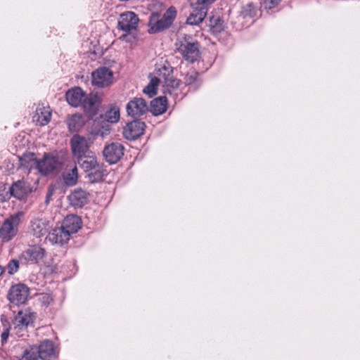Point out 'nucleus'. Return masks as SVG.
<instances>
[{"mask_svg": "<svg viewBox=\"0 0 360 360\" xmlns=\"http://www.w3.org/2000/svg\"><path fill=\"white\" fill-rule=\"evenodd\" d=\"M177 51L190 63L197 60L200 55L199 43L189 35H185L176 42Z\"/></svg>", "mask_w": 360, "mask_h": 360, "instance_id": "nucleus-1", "label": "nucleus"}, {"mask_svg": "<svg viewBox=\"0 0 360 360\" xmlns=\"http://www.w3.org/2000/svg\"><path fill=\"white\" fill-rule=\"evenodd\" d=\"M176 16V10L174 6L169 7L162 18L158 13H153L149 20L148 25L150 33L161 32L172 24Z\"/></svg>", "mask_w": 360, "mask_h": 360, "instance_id": "nucleus-2", "label": "nucleus"}, {"mask_svg": "<svg viewBox=\"0 0 360 360\" xmlns=\"http://www.w3.org/2000/svg\"><path fill=\"white\" fill-rule=\"evenodd\" d=\"M215 0H191L192 11L187 18L186 22L191 25H198L205 18L208 6Z\"/></svg>", "mask_w": 360, "mask_h": 360, "instance_id": "nucleus-3", "label": "nucleus"}, {"mask_svg": "<svg viewBox=\"0 0 360 360\" xmlns=\"http://www.w3.org/2000/svg\"><path fill=\"white\" fill-rule=\"evenodd\" d=\"M70 146L72 155L75 158L82 159L91 154L90 142L88 139L78 134L74 135L70 139Z\"/></svg>", "mask_w": 360, "mask_h": 360, "instance_id": "nucleus-4", "label": "nucleus"}, {"mask_svg": "<svg viewBox=\"0 0 360 360\" xmlns=\"http://www.w3.org/2000/svg\"><path fill=\"white\" fill-rule=\"evenodd\" d=\"M22 213L11 216L6 219L0 228V238L4 241L11 240L18 232V226L20 221Z\"/></svg>", "mask_w": 360, "mask_h": 360, "instance_id": "nucleus-5", "label": "nucleus"}, {"mask_svg": "<svg viewBox=\"0 0 360 360\" xmlns=\"http://www.w3.org/2000/svg\"><path fill=\"white\" fill-rule=\"evenodd\" d=\"M35 318V314L30 309L19 311L13 321L15 333L19 336H22V334H20V333L25 331L27 326L34 322Z\"/></svg>", "mask_w": 360, "mask_h": 360, "instance_id": "nucleus-6", "label": "nucleus"}, {"mask_svg": "<svg viewBox=\"0 0 360 360\" xmlns=\"http://www.w3.org/2000/svg\"><path fill=\"white\" fill-rule=\"evenodd\" d=\"M113 82V72L106 67L96 69L91 74V83L99 88L110 86Z\"/></svg>", "mask_w": 360, "mask_h": 360, "instance_id": "nucleus-7", "label": "nucleus"}, {"mask_svg": "<svg viewBox=\"0 0 360 360\" xmlns=\"http://www.w3.org/2000/svg\"><path fill=\"white\" fill-rule=\"evenodd\" d=\"M139 19L137 15L131 11H127L120 15L118 27L121 30L129 33L137 28Z\"/></svg>", "mask_w": 360, "mask_h": 360, "instance_id": "nucleus-8", "label": "nucleus"}, {"mask_svg": "<svg viewBox=\"0 0 360 360\" xmlns=\"http://www.w3.org/2000/svg\"><path fill=\"white\" fill-rule=\"evenodd\" d=\"M29 296V288L25 284L13 285L8 292L9 301L15 304H24Z\"/></svg>", "mask_w": 360, "mask_h": 360, "instance_id": "nucleus-9", "label": "nucleus"}, {"mask_svg": "<svg viewBox=\"0 0 360 360\" xmlns=\"http://www.w3.org/2000/svg\"><path fill=\"white\" fill-rule=\"evenodd\" d=\"M127 111L129 116L137 117L148 111L146 101L142 98H134L127 105Z\"/></svg>", "mask_w": 360, "mask_h": 360, "instance_id": "nucleus-10", "label": "nucleus"}, {"mask_svg": "<svg viewBox=\"0 0 360 360\" xmlns=\"http://www.w3.org/2000/svg\"><path fill=\"white\" fill-rule=\"evenodd\" d=\"M124 146L120 143H112L105 147L103 155L107 162L114 164L118 162L124 155Z\"/></svg>", "mask_w": 360, "mask_h": 360, "instance_id": "nucleus-11", "label": "nucleus"}, {"mask_svg": "<svg viewBox=\"0 0 360 360\" xmlns=\"http://www.w3.org/2000/svg\"><path fill=\"white\" fill-rule=\"evenodd\" d=\"M46 256V250L39 245H31L22 253V258L25 260L39 264L41 262Z\"/></svg>", "mask_w": 360, "mask_h": 360, "instance_id": "nucleus-12", "label": "nucleus"}, {"mask_svg": "<svg viewBox=\"0 0 360 360\" xmlns=\"http://www.w3.org/2000/svg\"><path fill=\"white\" fill-rule=\"evenodd\" d=\"M146 124L140 120H134L128 123L123 129L124 138L129 140H134L141 136L145 130Z\"/></svg>", "mask_w": 360, "mask_h": 360, "instance_id": "nucleus-13", "label": "nucleus"}, {"mask_svg": "<svg viewBox=\"0 0 360 360\" xmlns=\"http://www.w3.org/2000/svg\"><path fill=\"white\" fill-rule=\"evenodd\" d=\"M59 165L58 159L51 155H45L44 158L39 160L37 169L43 174L47 175L55 171Z\"/></svg>", "mask_w": 360, "mask_h": 360, "instance_id": "nucleus-14", "label": "nucleus"}, {"mask_svg": "<svg viewBox=\"0 0 360 360\" xmlns=\"http://www.w3.org/2000/svg\"><path fill=\"white\" fill-rule=\"evenodd\" d=\"M32 192V188L24 180H18L14 182L10 188L11 195L21 200Z\"/></svg>", "mask_w": 360, "mask_h": 360, "instance_id": "nucleus-15", "label": "nucleus"}, {"mask_svg": "<svg viewBox=\"0 0 360 360\" xmlns=\"http://www.w3.org/2000/svg\"><path fill=\"white\" fill-rule=\"evenodd\" d=\"M39 358L42 360H53L57 356L53 342L49 340H44L37 346Z\"/></svg>", "mask_w": 360, "mask_h": 360, "instance_id": "nucleus-16", "label": "nucleus"}, {"mask_svg": "<svg viewBox=\"0 0 360 360\" xmlns=\"http://www.w3.org/2000/svg\"><path fill=\"white\" fill-rule=\"evenodd\" d=\"M84 100L85 92L79 86L72 88L66 93V101L72 106H79L83 104Z\"/></svg>", "mask_w": 360, "mask_h": 360, "instance_id": "nucleus-17", "label": "nucleus"}, {"mask_svg": "<svg viewBox=\"0 0 360 360\" xmlns=\"http://www.w3.org/2000/svg\"><path fill=\"white\" fill-rule=\"evenodd\" d=\"M62 226L70 236L81 229L82 219L77 215H68L64 219Z\"/></svg>", "mask_w": 360, "mask_h": 360, "instance_id": "nucleus-18", "label": "nucleus"}, {"mask_svg": "<svg viewBox=\"0 0 360 360\" xmlns=\"http://www.w3.org/2000/svg\"><path fill=\"white\" fill-rule=\"evenodd\" d=\"M69 233L61 226L60 227L56 228L50 232L47 236V239L52 244L63 245L70 240Z\"/></svg>", "mask_w": 360, "mask_h": 360, "instance_id": "nucleus-19", "label": "nucleus"}, {"mask_svg": "<svg viewBox=\"0 0 360 360\" xmlns=\"http://www.w3.org/2000/svg\"><path fill=\"white\" fill-rule=\"evenodd\" d=\"M89 193L82 189H75L69 195L70 204L75 207H82L88 202Z\"/></svg>", "mask_w": 360, "mask_h": 360, "instance_id": "nucleus-20", "label": "nucleus"}, {"mask_svg": "<svg viewBox=\"0 0 360 360\" xmlns=\"http://www.w3.org/2000/svg\"><path fill=\"white\" fill-rule=\"evenodd\" d=\"M51 117V112L49 107H39L33 116V121L40 126L47 124Z\"/></svg>", "mask_w": 360, "mask_h": 360, "instance_id": "nucleus-21", "label": "nucleus"}, {"mask_svg": "<svg viewBox=\"0 0 360 360\" xmlns=\"http://www.w3.org/2000/svg\"><path fill=\"white\" fill-rule=\"evenodd\" d=\"M167 108V100L165 96H160L151 101L150 112L157 116L163 114Z\"/></svg>", "mask_w": 360, "mask_h": 360, "instance_id": "nucleus-22", "label": "nucleus"}, {"mask_svg": "<svg viewBox=\"0 0 360 360\" xmlns=\"http://www.w3.org/2000/svg\"><path fill=\"white\" fill-rule=\"evenodd\" d=\"M162 70L165 72L163 73L164 82L165 85L172 89L178 88L181 84V80L170 76L173 71L172 68L170 66L166 67L164 65L162 67Z\"/></svg>", "mask_w": 360, "mask_h": 360, "instance_id": "nucleus-23", "label": "nucleus"}, {"mask_svg": "<svg viewBox=\"0 0 360 360\" xmlns=\"http://www.w3.org/2000/svg\"><path fill=\"white\" fill-rule=\"evenodd\" d=\"M31 229L34 236L40 237L46 233L48 231L47 224L45 220L40 219H34L32 223Z\"/></svg>", "mask_w": 360, "mask_h": 360, "instance_id": "nucleus-24", "label": "nucleus"}, {"mask_svg": "<svg viewBox=\"0 0 360 360\" xmlns=\"http://www.w3.org/2000/svg\"><path fill=\"white\" fill-rule=\"evenodd\" d=\"M77 163L79 165V166L86 172H89L95 166H96V164H98V162L96 159V158L92 155L91 154H88L87 156L85 158H82V159L77 158Z\"/></svg>", "mask_w": 360, "mask_h": 360, "instance_id": "nucleus-25", "label": "nucleus"}, {"mask_svg": "<svg viewBox=\"0 0 360 360\" xmlns=\"http://www.w3.org/2000/svg\"><path fill=\"white\" fill-rule=\"evenodd\" d=\"M38 162L39 160H37L34 153L25 155L20 159V167L27 169H31L34 167L37 169Z\"/></svg>", "mask_w": 360, "mask_h": 360, "instance_id": "nucleus-26", "label": "nucleus"}, {"mask_svg": "<svg viewBox=\"0 0 360 360\" xmlns=\"http://www.w3.org/2000/svg\"><path fill=\"white\" fill-rule=\"evenodd\" d=\"M84 124V120L81 115L75 114L68 120V129L71 131H79Z\"/></svg>", "mask_w": 360, "mask_h": 360, "instance_id": "nucleus-27", "label": "nucleus"}, {"mask_svg": "<svg viewBox=\"0 0 360 360\" xmlns=\"http://www.w3.org/2000/svg\"><path fill=\"white\" fill-rule=\"evenodd\" d=\"M210 27L213 33L217 34L224 29V22L219 15H213L210 19Z\"/></svg>", "mask_w": 360, "mask_h": 360, "instance_id": "nucleus-28", "label": "nucleus"}, {"mask_svg": "<svg viewBox=\"0 0 360 360\" xmlns=\"http://www.w3.org/2000/svg\"><path fill=\"white\" fill-rule=\"evenodd\" d=\"M104 175V169L103 165L96 164V166L94 167L89 173L88 176L91 182H98L103 179Z\"/></svg>", "mask_w": 360, "mask_h": 360, "instance_id": "nucleus-29", "label": "nucleus"}, {"mask_svg": "<svg viewBox=\"0 0 360 360\" xmlns=\"http://www.w3.org/2000/svg\"><path fill=\"white\" fill-rule=\"evenodd\" d=\"M39 358L37 345H31L26 348L19 360H38Z\"/></svg>", "mask_w": 360, "mask_h": 360, "instance_id": "nucleus-30", "label": "nucleus"}, {"mask_svg": "<svg viewBox=\"0 0 360 360\" xmlns=\"http://www.w3.org/2000/svg\"><path fill=\"white\" fill-rule=\"evenodd\" d=\"M64 183L66 186H72L77 184L78 179L77 168L75 166L70 171L64 174Z\"/></svg>", "mask_w": 360, "mask_h": 360, "instance_id": "nucleus-31", "label": "nucleus"}, {"mask_svg": "<svg viewBox=\"0 0 360 360\" xmlns=\"http://www.w3.org/2000/svg\"><path fill=\"white\" fill-rule=\"evenodd\" d=\"M160 82V79L153 77L150 79L149 84L143 89V91L150 98H152L157 94V87Z\"/></svg>", "mask_w": 360, "mask_h": 360, "instance_id": "nucleus-32", "label": "nucleus"}, {"mask_svg": "<svg viewBox=\"0 0 360 360\" xmlns=\"http://www.w3.org/2000/svg\"><path fill=\"white\" fill-rule=\"evenodd\" d=\"M184 83L186 86H193L195 89L198 88V73L194 70L188 72L184 78Z\"/></svg>", "mask_w": 360, "mask_h": 360, "instance_id": "nucleus-33", "label": "nucleus"}, {"mask_svg": "<svg viewBox=\"0 0 360 360\" xmlns=\"http://www.w3.org/2000/svg\"><path fill=\"white\" fill-rule=\"evenodd\" d=\"M120 116V108L116 106H113L105 112V119L108 122L115 123L119 120Z\"/></svg>", "mask_w": 360, "mask_h": 360, "instance_id": "nucleus-34", "label": "nucleus"}, {"mask_svg": "<svg viewBox=\"0 0 360 360\" xmlns=\"http://www.w3.org/2000/svg\"><path fill=\"white\" fill-rule=\"evenodd\" d=\"M101 102V98L98 96L97 95H89V96H87L86 94H85V100L83 101V107L84 108H93L96 103H100Z\"/></svg>", "mask_w": 360, "mask_h": 360, "instance_id": "nucleus-35", "label": "nucleus"}, {"mask_svg": "<svg viewBox=\"0 0 360 360\" xmlns=\"http://www.w3.org/2000/svg\"><path fill=\"white\" fill-rule=\"evenodd\" d=\"M19 269V261L13 259H11L7 265L8 273L13 275L18 271Z\"/></svg>", "mask_w": 360, "mask_h": 360, "instance_id": "nucleus-36", "label": "nucleus"}, {"mask_svg": "<svg viewBox=\"0 0 360 360\" xmlns=\"http://www.w3.org/2000/svg\"><path fill=\"white\" fill-rule=\"evenodd\" d=\"M255 13L256 9L252 3L248 4L243 10V14L245 16H253L255 15Z\"/></svg>", "mask_w": 360, "mask_h": 360, "instance_id": "nucleus-37", "label": "nucleus"}, {"mask_svg": "<svg viewBox=\"0 0 360 360\" xmlns=\"http://www.w3.org/2000/svg\"><path fill=\"white\" fill-rule=\"evenodd\" d=\"M39 302L44 306H49L53 302V297L50 294L42 293L39 295Z\"/></svg>", "mask_w": 360, "mask_h": 360, "instance_id": "nucleus-38", "label": "nucleus"}, {"mask_svg": "<svg viewBox=\"0 0 360 360\" xmlns=\"http://www.w3.org/2000/svg\"><path fill=\"white\" fill-rule=\"evenodd\" d=\"M281 0H264L263 6L265 9H271L276 6Z\"/></svg>", "mask_w": 360, "mask_h": 360, "instance_id": "nucleus-39", "label": "nucleus"}, {"mask_svg": "<svg viewBox=\"0 0 360 360\" xmlns=\"http://www.w3.org/2000/svg\"><path fill=\"white\" fill-rule=\"evenodd\" d=\"M8 336H9V328H6L5 330V331H4L1 335L2 344H4L5 342H7Z\"/></svg>", "mask_w": 360, "mask_h": 360, "instance_id": "nucleus-40", "label": "nucleus"}, {"mask_svg": "<svg viewBox=\"0 0 360 360\" xmlns=\"http://www.w3.org/2000/svg\"><path fill=\"white\" fill-rule=\"evenodd\" d=\"M5 269L4 266L0 265V276L2 275V274L4 272Z\"/></svg>", "mask_w": 360, "mask_h": 360, "instance_id": "nucleus-41", "label": "nucleus"}, {"mask_svg": "<svg viewBox=\"0 0 360 360\" xmlns=\"http://www.w3.org/2000/svg\"><path fill=\"white\" fill-rule=\"evenodd\" d=\"M52 195V192L51 191H49V193H47V200H49V198Z\"/></svg>", "mask_w": 360, "mask_h": 360, "instance_id": "nucleus-42", "label": "nucleus"}]
</instances>
